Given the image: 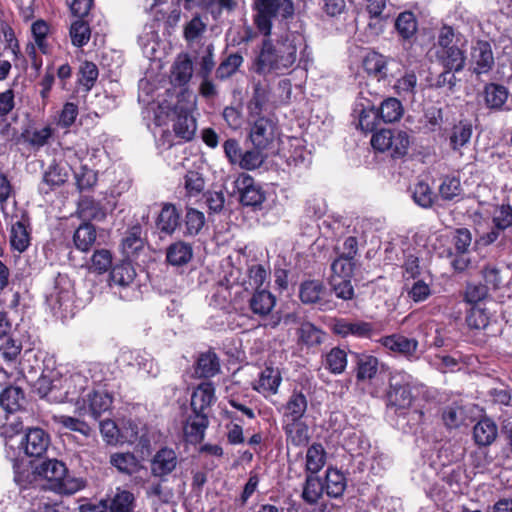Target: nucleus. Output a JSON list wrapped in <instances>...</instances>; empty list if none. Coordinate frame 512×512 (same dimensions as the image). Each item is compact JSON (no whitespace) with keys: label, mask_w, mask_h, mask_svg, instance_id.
<instances>
[{"label":"nucleus","mask_w":512,"mask_h":512,"mask_svg":"<svg viewBox=\"0 0 512 512\" xmlns=\"http://www.w3.org/2000/svg\"><path fill=\"white\" fill-rule=\"evenodd\" d=\"M37 476L47 481L50 490L71 495L85 488L86 481L83 478L69 475L66 464L58 459H47L35 467Z\"/></svg>","instance_id":"4"},{"label":"nucleus","mask_w":512,"mask_h":512,"mask_svg":"<svg viewBox=\"0 0 512 512\" xmlns=\"http://www.w3.org/2000/svg\"><path fill=\"white\" fill-rule=\"evenodd\" d=\"M269 99V88L258 81L253 84L246 109L248 139L254 147L272 152L280 132L277 116L273 112H267Z\"/></svg>","instance_id":"1"},{"label":"nucleus","mask_w":512,"mask_h":512,"mask_svg":"<svg viewBox=\"0 0 512 512\" xmlns=\"http://www.w3.org/2000/svg\"><path fill=\"white\" fill-rule=\"evenodd\" d=\"M492 222L497 230L504 231L512 227V206L509 202L496 207Z\"/></svg>","instance_id":"64"},{"label":"nucleus","mask_w":512,"mask_h":512,"mask_svg":"<svg viewBox=\"0 0 512 512\" xmlns=\"http://www.w3.org/2000/svg\"><path fill=\"white\" fill-rule=\"evenodd\" d=\"M144 245L145 239L142 237V226L137 223L127 229L122 238L120 248L125 259L132 260L137 258Z\"/></svg>","instance_id":"22"},{"label":"nucleus","mask_w":512,"mask_h":512,"mask_svg":"<svg viewBox=\"0 0 512 512\" xmlns=\"http://www.w3.org/2000/svg\"><path fill=\"white\" fill-rule=\"evenodd\" d=\"M282 382V376L278 368L266 366L259 374L257 385L254 389L263 394L274 395L278 392Z\"/></svg>","instance_id":"34"},{"label":"nucleus","mask_w":512,"mask_h":512,"mask_svg":"<svg viewBox=\"0 0 512 512\" xmlns=\"http://www.w3.org/2000/svg\"><path fill=\"white\" fill-rule=\"evenodd\" d=\"M110 463L120 473L129 476L138 471V460L135 455L130 452L112 454Z\"/></svg>","instance_id":"54"},{"label":"nucleus","mask_w":512,"mask_h":512,"mask_svg":"<svg viewBox=\"0 0 512 512\" xmlns=\"http://www.w3.org/2000/svg\"><path fill=\"white\" fill-rule=\"evenodd\" d=\"M227 402L232 408L241 412L248 419L253 420L256 418V414L253 408V396L247 393L242 395L238 393H230L227 397Z\"/></svg>","instance_id":"52"},{"label":"nucleus","mask_w":512,"mask_h":512,"mask_svg":"<svg viewBox=\"0 0 512 512\" xmlns=\"http://www.w3.org/2000/svg\"><path fill=\"white\" fill-rule=\"evenodd\" d=\"M355 376L358 383L372 381L379 370V359L371 354L353 352Z\"/></svg>","instance_id":"20"},{"label":"nucleus","mask_w":512,"mask_h":512,"mask_svg":"<svg viewBox=\"0 0 512 512\" xmlns=\"http://www.w3.org/2000/svg\"><path fill=\"white\" fill-rule=\"evenodd\" d=\"M469 71L477 78L490 74L495 68V57L490 41L476 39L470 46Z\"/></svg>","instance_id":"10"},{"label":"nucleus","mask_w":512,"mask_h":512,"mask_svg":"<svg viewBox=\"0 0 512 512\" xmlns=\"http://www.w3.org/2000/svg\"><path fill=\"white\" fill-rule=\"evenodd\" d=\"M69 33L72 44L81 48L89 42L91 29L87 21L79 18L71 24Z\"/></svg>","instance_id":"57"},{"label":"nucleus","mask_w":512,"mask_h":512,"mask_svg":"<svg viewBox=\"0 0 512 512\" xmlns=\"http://www.w3.org/2000/svg\"><path fill=\"white\" fill-rule=\"evenodd\" d=\"M283 432L287 446L305 447L310 441L309 426L302 420L283 421Z\"/></svg>","instance_id":"24"},{"label":"nucleus","mask_w":512,"mask_h":512,"mask_svg":"<svg viewBox=\"0 0 512 512\" xmlns=\"http://www.w3.org/2000/svg\"><path fill=\"white\" fill-rule=\"evenodd\" d=\"M297 59V46L292 35L286 34L273 43L263 40L260 53L255 59V72L259 75L268 72H282L290 69Z\"/></svg>","instance_id":"2"},{"label":"nucleus","mask_w":512,"mask_h":512,"mask_svg":"<svg viewBox=\"0 0 512 512\" xmlns=\"http://www.w3.org/2000/svg\"><path fill=\"white\" fill-rule=\"evenodd\" d=\"M367 104L360 103L361 109L358 117V127L364 133H375L377 127L381 121L376 106L370 104V101L366 99Z\"/></svg>","instance_id":"38"},{"label":"nucleus","mask_w":512,"mask_h":512,"mask_svg":"<svg viewBox=\"0 0 512 512\" xmlns=\"http://www.w3.org/2000/svg\"><path fill=\"white\" fill-rule=\"evenodd\" d=\"M467 37L455 27L443 24L437 35L435 57L442 68L464 70L467 62Z\"/></svg>","instance_id":"3"},{"label":"nucleus","mask_w":512,"mask_h":512,"mask_svg":"<svg viewBox=\"0 0 512 512\" xmlns=\"http://www.w3.org/2000/svg\"><path fill=\"white\" fill-rule=\"evenodd\" d=\"M25 403V393L18 387L9 385L0 393V405L8 413L22 409Z\"/></svg>","instance_id":"39"},{"label":"nucleus","mask_w":512,"mask_h":512,"mask_svg":"<svg viewBox=\"0 0 512 512\" xmlns=\"http://www.w3.org/2000/svg\"><path fill=\"white\" fill-rule=\"evenodd\" d=\"M178 456L173 448L162 447L152 457L150 461L151 475L167 481L169 476L178 465Z\"/></svg>","instance_id":"15"},{"label":"nucleus","mask_w":512,"mask_h":512,"mask_svg":"<svg viewBox=\"0 0 512 512\" xmlns=\"http://www.w3.org/2000/svg\"><path fill=\"white\" fill-rule=\"evenodd\" d=\"M243 61V56L239 52L229 54L217 67L216 78L220 81L230 78L238 71Z\"/></svg>","instance_id":"53"},{"label":"nucleus","mask_w":512,"mask_h":512,"mask_svg":"<svg viewBox=\"0 0 512 512\" xmlns=\"http://www.w3.org/2000/svg\"><path fill=\"white\" fill-rule=\"evenodd\" d=\"M389 59L383 54L371 50L367 52L362 61V67L368 76L377 81H384L388 77Z\"/></svg>","instance_id":"25"},{"label":"nucleus","mask_w":512,"mask_h":512,"mask_svg":"<svg viewBox=\"0 0 512 512\" xmlns=\"http://www.w3.org/2000/svg\"><path fill=\"white\" fill-rule=\"evenodd\" d=\"M225 416L227 419H230V423L227 427V441L231 445H239L243 444L245 441L243 427L240 423H236L235 421L242 422V419L237 415L235 411H225Z\"/></svg>","instance_id":"56"},{"label":"nucleus","mask_w":512,"mask_h":512,"mask_svg":"<svg viewBox=\"0 0 512 512\" xmlns=\"http://www.w3.org/2000/svg\"><path fill=\"white\" fill-rule=\"evenodd\" d=\"M324 492V483L317 474L306 473L301 494L303 501L309 505L317 504Z\"/></svg>","instance_id":"44"},{"label":"nucleus","mask_w":512,"mask_h":512,"mask_svg":"<svg viewBox=\"0 0 512 512\" xmlns=\"http://www.w3.org/2000/svg\"><path fill=\"white\" fill-rule=\"evenodd\" d=\"M327 453L321 443L314 442L306 451L305 472L317 474L325 466Z\"/></svg>","instance_id":"43"},{"label":"nucleus","mask_w":512,"mask_h":512,"mask_svg":"<svg viewBox=\"0 0 512 512\" xmlns=\"http://www.w3.org/2000/svg\"><path fill=\"white\" fill-rule=\"evenodd\" d=\"M473 126L470 120L461 119L455 123L449 134V146L453 151H460L472 137Z\"/></svg>","instance_id":"33"},{"label":"nucleus","mask_w":512,"mask_h":512,"mask_svg":"<svg viewBox=\"0 0 512 512\" xmlns=\"http://www.w3.org/2000/svg\"><path fill=\"white\" fill-rule=\"evenodd\" d=\"M411 193L413 201L425 209L431 208L437 198L430 185L424 180L417 181L411 188Z\"/></svg>","instance_id":"49"},{"label":"nucleus","mask_w":512,"mask_h":512,"mask_svg":"<svg viewBox=\"0 0 512 512\" xmlns=\"http://www.w3.org/2000/svg\"><path fill=\"white\" fill-rule=\"evenodd\" d=\"M55 421L63 428L73 432H78L85 437H89L92 433V428L90 425L84 420L76 417L59 415L55 417Z\"/></svg>","instance_id":"61"},{"label":"nucleus","mask_w":512,"mask_h":512,"mask_svg":"<svg viewBox=\"0 0 512 512\" xmlns=\"http://www.w3.org/2000/svg\"><path fill=\"white\" fill-rule=\"evenodd\" d=\"M113 394L102 386L89 389L76 401V412L80 417L89 416L100 420L104 416H111L113 410Z\"/></svg>","instance_id":"7"},{"label":"nucleus","mask_w":512,"mask_h":512,"mask_svg":"<svg viewBox=\"0 0 512 512\" xmlns=\"http://www.w3.org/2000/svg\"><path fill=\"white\" fill-rule=\"evenodd\" d=\"M490 320L491 314L481 305H473L466 311L465 323L471 330H486Z\"/></svg>","instance_id":"48"},{"label":"nucleus","mask_w":512,"mask_h":512,"mask_svg":"<svg viewBox=\"0 0 512 512\" xmlns=\"http://www.w3.org/2000/svg\"><path fill=\"white\" fill-rule=\"evenodd\" d=\"M331 330L335 335L342 338H346L348 336L371 338L373 333V324L362 320L350 321L345 318H336L334 319Z\"/></svg>","instance_id":"17"},{"label":"nucleus","mask_w":512,"mask_h":512,"mask_svg":"<svg viewBox=\"0 0 512 512\" xmlns=\"http://www.w3.org/2000/svg\"><path fill=\"white\" fill-rule=\"evenodd\" d=\"M208 426L209 418L207 413L192 412L183 424V433L186 440L192 444L201 443Z\"/></svg>","instance_id":"19"},{"label":"nucleus","mask_w":512,"mask_h":512,"mask_svg":"<svg viewBox=\"0 0 512 512\" xmlns=\"http://www.w3.org/2000/svg\"><path fill=\"white\" fill-rule=\"evenodd\" d=\"M347 367V353L340 347H333L325 355V368L334 375L342 374Z\"/></svg>","instance_id":"51"},{"label":"nucleus","mask_w":512,"mask_h":512,"mask_svg":"<svg viewBox=\"0 0 512 512\" xmlns=\"http://www.w3.org/2000/svg\"><path fill=\"white\" fill-rule=\"evenodd\" d=\"M205 224L204 214L195 209L188 208L184 218L185 231L184 236H195L197 235Z\"/></svg>","instance_id":"59"},{"label":"nucleus","mask_w":512,"mask_h":512,"mask_svg":"<svg viewBox=\"0 0 512 512\" xmlns=\"http://www.w3.org/2000/svg\"><path fill=\"white\" fill-rule=\"evenodd\" d=\"M252 10L253 23L265 37L272 33L274 18L280 15L282 20H289L295 13L292 0H253Z\"/></svg>","instance_id":"6"},{"label":"nucleus","mask_w":512,"mask_h":512,"mask_svg":"<svg viewBox=\"0 0 512 512\" xmlns=\"http://www.w3.org/2000/svg\"><path fill=\"white\" fill-rule=\"evenodd\" d=\"M308 408V400L302 390L294 389L283 406V421L302 420Z\"/></svg>","instance_id":"26"},{"label":"nucleus","mask_w":512,"mask_h":512,"mask_svg":"<svg viewBox=\"0 0 512 512\" xmlns=\"http://www.w3.org/2000/svg\"><path fill=\"white\" fill-rule=\"evenodd\" d=\"M194 102L185 99V93L178 95L177 103L174 105L172 112L173 131L176 137L184 141H190L194 138L197 124L196 119L192 115Z\"/></svg>","instance_id":"9"},{"label":"nucleus","mask_w":512,"mask_h":512,"mask_svg":"<svg viewBox=\"0 0 512 512\" xmlns=\"http://www.w3.org/2000/svg\"><path fill=\"white\" fill-rule=\"evenodd\" d=\"M192 256V246L183 241L172 243L166 250V260L173 266H182L187 264L191 260Z\"/></svg>","instance_id":"46"},{"label":"nucleus","mask_w":512,"mask_h":512,"mask_svg":"<svg viewBox=\"0 0 512 512\" xmlns=\"http://www.w3.org/2000/svg\"><path fill=\"white\" fill-rule=\"evenodd\" d=\"M54 135V129L50 125H46L40 129H33L28 126L22 129L18 142H22L29 146L35 152L39 151L45 145H48L50 139Z\"/></svg>","instance_id":"23"},{"label":"nucleus","mask_w":512,"mask_h":512,"mask_svg":"<svg viewBox=\"0 0 512 512\" xmlns=\"http://www.w3.org/2000/svg\"><path fill=\"white\" fill-rule=\"evenodd\" d=\"M482 95L488 109L499 111L505 105L509 91L502 84L490 82L484 85Z\"/></svg>","instance_id":"32"},{"label":"nucleus","mask_w":512,"mask_h":512,"mask_svg":"<svg viewBox=\"0 0 512 512\" xmlns=\"http://www.w3.org/2000/svg\"><path fill=\"white\" fill-rule=\"evenodd\" d=\"M324 490L331 498L341 497L347 487V479L341 471L328 467L325 472Z\"/></svg>","instance_id":"37"},{"label":"nucleus","mask_w":512,"mask_h":512,"mask_svg":"<svg viewBox=\"0 0 512 512\" xmlns=\"http://www.w3.org/2000/svg\"><path fill=\"white\" fill-rule=\"evenodd\" d=\"M118 363L122 368L147 370L150 360L140 350H124L118 357Z\"/></svg>","instance_id":"50"},{"label":"nucleus","mask_w":512,"mask_h":512,"mask_svg":"<svg viewBox=\"0 0 512 512\" xmlns=\"http://www.w3.org/2000/svg\"><path fill=\"white\" fill-rule=\"evenodd\" d=\"M51 443L50 435L42 428L27 429L19 443V449L28 457L41 458Z\"/></svg>","instance_id":"14"},{"label":"nucleus","mask_w":512,"mask_h":512,"mask_svg":"<svg viewBox=\"0 0 512 512\" xmlns=\"http://www.w3.org/2000/svg\"><path fill=\"white\" fill-rule=\"evenodd\" d=\"M394 30L399 42L403 45H412L417 40L419 30V22L415 13L410 10L400 12L394 20Z\"/></svg>","instance_id":"16"},{"label":"nucleus","mask_w":512,"mask_h":512,"mask_svg":"<svg viewBox=\"0 0 512 512\" xmlns=\"http://www.w3.org/2000/svg\"><path fill=\"white\" fill-rule=\"evenodd\" d=\"M239 297L247 298L249 309L259 317L269 315L276 304V297L268 289H256L251 294L249 287H245L240 292ZM232 304L235 310L243 309L239 305L238 296L232 300Z\"/></svg>","instance_id":"12"},{"label":"nucleus","mask_w":512,"mask_h":512,"mask_svg":"<svg viewBox=\"0 0 512 512\" xmlns=\"http://www.w3.org/2000/svg\"><path fill=\"white\" fill-rule=\"evenodd\" d=\"M68 178L67 169L54 159L43 173L42 184L47 188H41V191L44 194H48L63 186L68 181Z\"/></svg>","instance_id":"28"},{"label":"nucleus","mask_w":512,"mask_h":512,"mask_svg":"<svg viewBox=\"0 0 512 512\" xmlns=\"http://www.w3.org/2000/svg\"><path fill=\"white\" fill-rule=\"evenodd\" d=\"M377 342L391 355L403 357L408 361L418 359L419 342L415 338L406 337L401 333H393L382 336Z\"/></svg>","instance_id":"13"},{"label":"nucleus","mask_w":512,"mask_h":512,"mask_svg":"<svg viewBox=\"0 0 512 512\" xmlns=\"http://www.w3.org/2000/svg\"><path fill=\"white\" fill-rule=\"evenodd\" d=\"M380 119L384 123H394L399 121L404 114L402 102L395 97L383 99L379 106H376Z\"/></svg>","instance_id":"40"},{"label":"nucleus","mask_w":512,"mask_h":512,"mask_svg":"<svg viewBox=\"0 0 512 512\" xmlns=\"http://www.w3.org/2000/svg\"><path fill=\"white\" fill-rule=\"evenodd\" d=\"M326 287L320 280H305L300 284L299 298L304 304H322Z\"/></svg>","instance_id":"36"},{"label":"nucleus","mask_w":512,"mask_h":512,"mask_svg":"<svg viewBox=\"0 0 512 512\" xmlns=\"http://www.w3.org/2000/svg\"><path fill=\"white\" fill-rule=\"evenodd\" d=\"M112 261L113 256L110 250L105 248L96 249L91 256L89 270L97 274H103L112 269Z\"/></svg>","instance_id":"58"},{"label":"nucleus","mask_w":512,"mask_h":512,"mask_svg":"<svg viewBox=\"0 0 512 512\" xmlns=\"http://www.w3.org/2000/svg\"><path fill=\"white\" fill-rule=\"evenodd\" d=\"M182 215L177 207L169 202L162 203L155 225L157 230L166 236L173 235L181 227Z\"/></svg>","instance_id":"18"},{"label":"nucleus","mask_w":512,"mask_h":512,"mask_svg":"<svg viewBox=\"0 0 512 512\" xmlns=\"http://www.w3.org/2000/svg\"><path fill=\"white\" fill-rule=\"evenodd\" d=\"M195 372L206 379L214 377L220 372V360L213 349L199 354L195 364Z\"/></svg>","instance_id":"35"},{"label":"nucleus","mask_w":512,"mask_h":512,"mask_svg":"<svg viewBox=\"0 0 512 512\" xmlns=\"http://www.w3.org/2000/svg\"><path fill=\"white\" fill-rule=\"evenodd\" d=\"M235 189L239 194V202L252 210H261L266 201V191L262 185L247 173H240L234 181Z\"/></svg>","instance_id":"11"},{"label":"nucleus","mask_w":512,"mask_h":512,"mask_svg":"<svg viewBox=\"0 0 512 512\" xmlns=\"http://www.w3.org/2000/svg\"><path fill=\"white\" fill-rule=\"evenodd\" d=\"M135 277L136 271L129 259H125L114 265L110 271L111 282L123 288L133 284Z\"/></svg>","instance_id":"41"},{"label":"nucleus","mask_w":512,"mask_h":512,"mask_svg":"<svg viewBox=\"0 0 512 512\" xmlns=\"http://www.w3.org/2000/svg\"><path fill=\"white\" fill-rule=\"evenodd\" d=\"M462 193L460 179L456 176L446 175L439 186V195L444 201H452Z\"/></svg>","instance_id":"60"},{"label":"nucleus","mask_w":512,"mask_h":512,"mask_svg":"<svg viewBox=\"0 0 512 512\" xmlns=\"http://www.w3.org/2000/svg\"><path fill=\"white\" fill-rule=\"evenodd\" d=\"M192 70V62L187 56L183 60H177L172 69L174 83L185 86L192 77Z\"/></svg>","instance_id":"63"},{"label":"nucleus","mask_w":512,"mask_h":512,"mask_svg":"<svg viewBox=\"0 0 512 512\" xmlns=\"http://www.w3.org/2000/svg\"><path fill=\"white\" fill-rule=\"evenodd\" d=\"M30 219L27 214H23L21 219L12 224L10 234V246L13 250L23 253L30 245Z\"/></svg>","instance_id":"27"},{"label":"nucleus","mask_w":512,"mask_h":512,"mask_svg":"<svg viewBox=\"0 0 512 512\" xmlns=\"http://www.w3.org/2000/svg\"><path fill=\"white\" fill-rule=\"evenodd\" d=\"M77 213L83 222L92 220H102L106 214L98 202L92 197L83 196L80 198L77 207Z\"/></svg>","instance_id":"47"},{"label":"nucleus","mask_w":512,"mask_h":512,"mask_svg":"<svg viewBox=\"0 0 512 512\" xmlns=\"http://www.w3.org/2000/svg\"><path fill=\"white\" fill-rule=\"evenodd\" d=\"M108 512H134L136 498L133 492L117 487L115 493L103 499Z\"/></svg>","instance_id":"30"},{"label":"nucleus","mask_w":512,"mask_h":512,"mask_svg":"<svg viewBox=\"0 0 512 512\" xmlns=\"http://www.w3.org/2000/svg\"><path fill=\"white\" fill-rule=\"evenodd\" d=\"M412 390V375L404 370L391 371L384 395L386 409L393 411L398 416L405 415L415 400Z\"/></svg>","instance_id":"5"},{"label":"nucleus","mask_w":512,"mask_h":512,"mask_svg":"<svg viewBox=\"0 0 512 512\" xmlns=\"http://www.w3.org/2000/svg\"><path fill=\"white\" fill-rule=\"evenodd\" d=\"M363 3L369 18L368 29L377 36L382 34L388 19V15H384L388 0H363Z\"/></svg>","instance_id":"21"},{"label":"nucleus","mask_w":512,"mask_h":512,"mask_svg":"<svg viewBox=\"0 0 512 512\" xmlns=\"http://www.w3.org/2000/svg\"><path fill=\"white\" fill-rule=\"evenodd\" d=\"M411 137L402 129H379L372 134L371 146L375 151L387 152L393 160H403L409 152Z\"/></svg>","instance_id":"8"},{"label":"nucleus","mask_w":512,"mask_h":512,"mask_svg":"<svg viewBox=\"0 0 512 512\" xmlns=\"http://www.w3.org/2000/svg\"><path fill=\"white\" fill-rule=\"evenodd\" d=\"M215 401V386L212 382H202L194 390L191 396V411L207 413L206 410Z\"/></svg>","instance_id":"29"},{"label":"nucleus","mask_w":512,"mask_h":512,"mask_svg":"<svg viewBox=\"0 0 512 512\" xmlns=\"http://www.w3.org/2000/svg\"><path fill=\"white\" fill-rule=\"evenodd\" d=\"M268 154L269 151L266 149H258L253 146L252 149L242 152L238 165L245 170L257 169L264 163Z\"/></svg>","instance_id":"55"},{"label":"nucleus","mask_w":512,"mask_h":512,"mask_svg":"<svg viewBox=\"0 0 512 512\" xmlns=\"http://www.w3.org/2000/svg\"><path fill=\"white\" fill-rule=\"evenodd\" d=\"M356 267V260L337 256L331 263V277H339L343 279H352Z\"/></svg>","instance_id":"62"},{"label":"nucleus","mask_w":512,"mask_h":512,"mask_svg":"<svg viewBox=\"0 0 512 512\" xmlns=\"http://www.w3.org/2000/svg\"><path fill=\"white\" fill-rule=\"evenodd\" d=\"M97 232L91 222H83L73 234V243L81 252H88L96 241Z\"/></svg>","instance_id":"42"},{"label":"nucleus","mask_w":512,"mask_h":512,"mask_svg":"<svg viewBox=\"0 0 512 512\" xmlns=\"http://www.w3.org/2000/svg\"><path fill=\"white\" fill-rule=\"evenodd\" d=\"M473 439L477 446H490L498 436V427L496 423L488 418H481L473 427Z\"/></svg>","instance_id":"31"},{"label":"nucleus","mask_w":512,"mask_h":512,"mask_svg":"<svg viewBox=\"0 0 512 512\" xmlns=\"http://www.w3.org/2000/svg\"><path fill=\"white\" fill-rule=\"evenodd\" d=\"M298 344L312 348L324 341L325 332L311 322H304L297 329Z\"/></svg>","instance_id":"45"}]
</instances>
